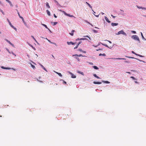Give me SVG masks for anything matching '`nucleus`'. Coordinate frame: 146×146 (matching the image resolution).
I'll return each mask as SVG.
<instances>
[{"mask_svg":"<svg viewBox=\"0 0 146 146\" xmlns=\"http://www.w3.org/2000/svg\"><path fill=\"white\" fill-rule=\"evenodd\" d=\"M73 56H83V55L82 54H80L79 55H78L77 54H75V55H72Z\"/></svg>","mask_w":146,"mask_h":146,"instance_id":"obj_8","label":"nucleus"},{"mask_svg":"<svg viewBox=\"0 0 146 146\" xmlns=\"http://www.w3.org/2000/svg\"><path fill=\"white\" fill-rule=\"evenodd\" d=\"M93 83H94V84H102L101 82H95V81H94L93 82Z\"/></svg>","mask_w":146,"mask_h":146,"instance_id":"obj_4","label":"nucleus"},{"mask_svg":"<svg viewBox=\"0 0 146 146\" xmlns=\"http://www.w3.org/2000/svg\"><path fill=\"white\" fill-rule=\"evenodd\" d=\"M48 40L50 42V43H52V44L53 42H51L49 40Z\"/></svg>","mask_w":146,"mask_h":146,"instance_id":"obj_51","label":"nucleus"},{"mask_svg":"<svg viewBox=\"0 0 146 146\" xmlns=\"http://www.w3.org/2000/svg\"><path fill=\"white\" fill-rule=\"evenodd\" d=\"M16 10L17 11V13L18 15L19 16V17L21 18V17H22L21 16H20V14H19V12H18V10L17 9H16Z\"/></svg>","mask_w":146,"mask_h":146,"instance_id":"obj_23","label":"nucleus"},{"mask_svg":"<svg viewBox=\"0 0 146 146\" xmlns=\"http://www.w3.org/2000/svg\"><path fill=\"white\" fill-rule=\"evenodd\" d=\"M142 9L143 10H146V8L142 7Z\"/></svg>","mask_w":146,"mask_h":146,"instance_id":"obj_46","label":"nucleus"},{"mask_svg":"<svg viewBox=\"0 0 146 146\" xmlns=\"http://www.w3.org/2000/svg\"><path fill=\"white\" fill-rule=\"evenodd\" d=\"M1 68H2L4 69H9V68H4L3 66H2L1 67Z\"/></svg>","mask_w":146,"mask_h":146,"instance_id":"obj_28","label":"nucleus"},{"mask_svg":"<svg viewBox=\"0 0 146 146\" xmlns=\"http://www.w3.org/2000/svg\"><path fill=\"white\" fill-rule=\"evenodd\" d=\"M111 15V16L112 17H113L114 18H115V16H113V15Z\"/></svg>","mask_w":146,"mask_h":146,"instance_id":"obj_58","label":"nucleus"},{"mask_svg":"<svg viewBox=\"0 0 146 146\" xmlns=\"http://www.w3.org/2000/svg\"><path fill=\"white\" fill-rule=\"evenodd\" d=\"M102 82L104 83H107V84H109V83H110V82H108V81H102Z\"/></svg>","mask_w":146,"mask_h":146,"instance_id":"obj_25","label":"nucleus"},{"mask_svg":"<svg viewBox=\"0 0 146 146\" xmlns=\"http://www.w3.org/2000/svg\"><path fill=\"white\" fill-rule=\"evenodd\" d=\"M131 52L133 53V54H135V53L133 51H132Z\"/></svg>","mask_w":146,"mask_h":146,"instance_id":"obj_52","label":"nucleus"},{"mask_svg":"<svg viewBox=\"0 0 146 146\" xmlns=\"http://www.w3.org/2000/svg\"><path fill=\"white\" fill-rule=\"evenodd\" d=\"M126 73H129V74H130V72H126Z\"/></svg>","mask_w":146,"mask_h":146,"instance_id":"obj_62","label":"nucleus"},{"mask_svg":"<svg viewBox=\"0 0 146 146\" xmlns=\"http://www.w3.org/2000/svg\"><path fill=\"white\" fill-rule=\"evenodd\" d=\"M75 58L77 59V60L78 61H80V60L79 59V58H78V57H75Z\"/></svg>","mask_w":146,"mask_h":146,"instance_id":"obj_38","label":"nucleus"},{"mask_svg":"<svg viewBox=\"0 0 146 146\" xmlns=\"http://www.w3.org/2000/svg\"><path fill=\"white\" fill-rule=\"evenodd\" d=\"M78 72L79 74H81L82 75H84V73L82 72H80V71H78Z\"/></svg>","mask_w":146,"mask_h":146,"instance_id":"obj_18","label":"nucleus"},{"mask_svg":"<svg viewBox=\"0 0 146 146\" xmlns=\"http://www.w3.org/2000/svg\"><path fill=\"white\" fill-rule=\"evenodd\" d=\"M131 38L135 40L139 41V39L138 36L136 35H133L132 36Z\"/></svg>","mask_w":146,"mask_h":146,"instance_id":"obj_2","label":"nucleus"},{"mask_svg":"<svg viewBox=\"0 0 146 146\" xmlns=\"http://www.w3.org/2000/svg\"><path fill=\"white\" fill-rule=\"evenodd\" d=\"M46 12L47 13V14L49 16H50V11L48 10H46Z\"/></svg>","mask_w":146,"mask_h":146,"instance_id":"obj_15","label":"nucleus"},{"mask_svg":"<svg viewBox=\"0 0 146 146\" xmlns=\"http://www.w3.org/2000/svg\"><path fill=\"white\" fill-rule=\"evenodd\" d=\"M46 6L48 8H50V6L49 5L48 3V2H47L46 4Z\"/></svg>","mask_w":146,"mask_h":146,"instance_id":"obj_19","label":"nucleus"},{"mask_svg":"<svg viewBox=\"0 0 146 146\" xmlns=\"http://www.w3.org/2000/svg\"><path fill=\"white\" fill-rule=\"evenodd\" d=\"M105 18L106 21L108 23H110L111 22L110 21H109L108 18L106 17H105Z\"/></svg>","mask_w":146,"mask_h":146,"instance_id":"obj_5","label":"nucleus"},{"mask_svg":"<svg viewBox=\"0 0 146 146\" xmlns=\"http://www.w3.org/2000/svg\"><path fill=\"white\" fill-rule=\"evenodd\" d=\"M86 39L85 38H82L80 39V40H85Z\"/></svg>","mask_w":146,"mask_h":146,"instance_id":"obj_34","label":"nucleus"},{"mask_svg":"<svg viewBox=\"0 0 146 146\" xmlns=\"http://www.w3.org/2000/svg\"><path fill=\"white\" fill-rule=\"evenodd\" d=\"M131 32L132 33H134L135 34L136 33V32L135 31H132Z\"/></svg>","mask_w":146,"mask_h":146,"instance_id":"obj_41","label":"nucleus"},{"mask_svg":"<svg viewBox=\"0 0 146 146\" xmlns=\"http://www.w3.org/2000/svg\"><path fill=\"white\" fill-rule=\"evenodd\" d=\"M7 2H8L9 3L10 2V1L9 0H7Z\"/></svg>","mask_w":146,"mask_h":146,"instance_id":"obj_60","label":"nucleus"},{"mask_svg":"<svg viewBox=\"0 0 146 146\" xmlns=\"http://www.w3.org/2000/svg\"><path fill=\"white\" fill-rule=\"evenodd\" d=\"M111 59H118V60H125V58H112Z\"/></svg>","mask_w":146,"mask_h":146,"instance_id":"obj_11","label":"nucleus"},{"mask_svg":"<svg viewBox=\"0 0 146 146\" xmlns=\"http://www.w3.org/2000/svg\"><path fill=\"white\" fill-rule=\"evenodd\" d=\"M67 44L68 45H70L71 44H72V45H74V42H67Z\"/></svg>","mask_w":146,"mask_h":146,"instance_id":"obj_6","label":"nucleus"},{"mask_svg":"<svg viewBox=\"0 0 146 146\" xmlns=\"http://www.w3.org/2000/svg\"><path fill=\"white\" fill-rule=\"evenodd\" d=\"M135 83L138 84V82H137V81H135Z\"/></svg>","mask_w":146,"mask_h":146,"instance_id":"obj_59","label":"nucleus"},{"mask_svg":"<svg viewBox=\"0 0 146 146\" xmlns=\"http://www.w3.org/2000/svg\"><path fill=\"white\" fill-rule=\"evenodd\" d=\"M141 33V36H142V37L143 38V39H144L145 40H146V39H145L144 38V37L143 35V34L142 33Z\"/></svg>","mask_w":146,"mask_h":146,"instance_id":"obj_27","label":"nucleus"},{"mask_svg":"<svg viewBox=\"0 0 146 146\" xmlns=\"http://www.w3.org/2000/svg\"><path fill=\"white\" fill-rule=\"evenodd\" d=\"M126 57L129 58H134L133 57H129L127 56H126Z\"/></svg>","mask_w":146,"mask_h":146,"instance_id":"obj_39","label":"nucleus"},{"mask_svg":"<svg viewBox=\"0 0 146 146\" xmlns=\"http://www.w3.org/2000/svg\"><path fill=\"white\" fill-rule=\"evenodd\" d=\"M86 3L91 8H92V7L91 6L90 4H89L87 2H86Z\"/></svg>","mask_w":146,"mask_h":146,"instance_id":"obj_24","label":"nucleus"},{"mask_svg":"<svg viewBox=\"0 0 146 146\" xmlns=\"http://www.w3.org/2000/svg\"><path fill=\"white\" fill-rule=\"evenodd\" d=\"M137 7L139 9H142V7L138 6L137 5Z\"/></svg>","mask_w":146,"mask_h":146,"instance_id":"obj_31","label":"nucleus"},{"mask_svg":"<svg viewBox=\"0 0 146 146\" xmlns=\"http://www.w3.org/2000/svg\"><path fill=\"white\" fill-rule=\"evenodd\" d=\"M138 56L141 57H143V56L140 55H138Z\"/></svg>","mask_w":146,"mask_h":146,"instance_id":"obj_50","label":"nucleus"},{"mask_svg":"<svg viewBox=\"0 0 146 146\" xmlns=\"http://www.w3.org/2000/svg\"><path fill=\"white\" fill-rule=\"evenodd\" d=\"M85 21L86 23H88L89 24H90V25H92V26H93V25L92 24H90V23L89 22H88V21Z\"/></svg>","mask_w":146,"mask_h":146,"instance_id":"obj_35","label":"nucleus"},{"mask_svg":"<svg viewBox=\"0 0 146 146\" xmlns=\"http://www.w3.org/2000/svg\"><path fill=\"white\" fill-rule=\"evenodd\" d=\"M78 50L80 52H83V50L81 49H79Z\"/></svg>","mask_w":146,"mask_h":146,"instance_id":"obj_44","label":"nucleus"},{"mask_svg":"<svg viewBox=\"0 0 146 146\" xmlns=\"http://www.w3.org/2000/svg\"><path fill=\"white\" fill-rule=\"evenodd\" d=\"M69 73L71 74V77L73 78H75L76 77V76L74 75L73 73L70 72H69Z\"/></svg>","mask_w":146,"mask_h":146,"instance_id":"obj_3","label":"nucleus"},{"mask_svg":"<svg viewBox=\"0 0 146 146\" xmlns=\"http://www.w3.org/2000/svg\"><path fill=\"white\" fill-rule=\"evenodd\" d=\"M42 24V25L43 26H44V27L46 28V29H48V27H47V26L46 25H45V24Z\"/></svg>","mask_w":146,"mask_h":146,"instance_id":"obj_21","label":"nucleus"},{"mask_svg":"<svg viewBox=\"0 0 146 146\" xmlns=\"http://www.w3.org/2000/svg\"><path fill=\"white\" fill-rule=\"evenodd\" d=\"M6 40L12 46H14V44H12L7 39H6Z\"/></svg>","mask_w":146,"mask_h":146,"instance_id":"obj_7","label":"nucleus"},{"mask_svg":"<svg viewBox=\"0 0 146 146\" xmlns=\"http://www.w3.org/2000/svg\"><path fill=\"white\" fill-rule=\"evenodd\" d=\"M62 12L64 13L65 15H66L67 14L64 11H62Z\"/></svg>","mask_w":146,"mask_h":146,"instance_id":"obj_30","label":"nucleus"},{"mask_svg":"<svg viewBox=\"0 0 146 146\" xmlns=\"http://www.w3.org/2000/svg\"><path fill=\"white\" fill-rule=\"evenodd\" d=\"M31 37H32V38H33V39L36 41V39H35V38H34V37L33 36H31Z\"/></svg>","mask_w":146,"mask_h":146,"instance_id":"obj_33","label":"nucleus"},{"mask_svg":"<svg viewBox=\"0 0 146 146\" xmlns=\"http://www.w3.org/2000/svg\"><path fill=\"white\" fill-rule=\"evenodd\" d=\"M78 45H77L75 47H74V49H76L77 48H78Z\"/></svg>","mask_w":146,"mask_h":146,"instance_id":"obj_42","label":"nucleus"},{"mask_svg":"<svg viewBox=\"0 0 146 146\" xmlns=\"http://www.w3.org/2000/svg\"><path fill=\"white\" fill-rule=\"evenodd\" d=\"M0 11H1L2 13V14H3V15H4L5 14V13H4V12L3 11H2V10L1 9H0Z\"/></svg>","mask_w":146,"mask_h":146,"instance_id":"obj_32","label":"nucleus"},{"mask_svg":"<svg viewBox=\"0 0 146 146\" xmlns=\"http://www.w3.org/2000/svg\"><path fill=\"white\" fill-rule=\"evenodd\" d=\"M9 24L10 26L12 28H14V26H13V25H12L11 23V22H9Z\"/></svg>","mask_w":146,"mask_h":146,"instance_id":"obj_26","label":"nucleus"},{"mask_svg":"<svg viewBox=\"0 0 146 146\" xmlns=\"http://www.w3.org/2000/svg\"><path fill=\"white\" fill-rule=\"evenodd\" d=\"M54 72L56 73L57 74H58L59 76H60V77H62V74L60 73H59V72H55V71H54Z\"/></svg>","mask_w":146,"mask_h":146,"instance_id":"obj_12","label":"nucleus"},{"mask_svg":"<svg viewBox=\"0 0 146 146\" xmlns=\"http://www.w3.org/2000/svg\"><path fill=\"white\" fill-rule=\"evenodd\" d=\"M93 68L96 70H98V69L99 68L97 67L96 66H93Z\"/></svg>","mask_w":146,"mask_h":146,"instance_id":"obj_20","label":"nucleus"},{"mask_svg":"<svg viewBox=\"0 0 146 146\" xmlns=\"http://www.w3.org/2000/svg\"><path fill=\"white\" fill-rule=\"evenodd\" d=\"M81 43V42H80L78 44V45H79Z\"/></svg>","mask_w":146,"mask_h":146,"instance_id":"obj_53","label":"nucleus"},{"mask_svg":"<svg viewBox=\"0 0 146 146\" xmlns=\"http://www.w3.org/2000/svg\"><path fill=\"white\" fill-rule=\"evenodd\" d=\"M93 31L94 32H95V33H97V31H96V30H93Z\"/></svg>","mask_w":146,"mask_h":146,"instance_id":"obj_47","label":"nucleus"},{"mask_svg":"<svg viewBox=\"0 0 146 146\" xmlns=\"http://www.w3.org/2000/svg\"><path fill=\"white\" fill-rule=\"evenodd\" d=\"M121 34L124 35L125 36H127L126 34L124 32L123 30H121V31H119L116 34L117 35H119Z\"/></svg>","mask_w":146,"mask_h":146,"instance_id":"obj_1","label":"nucleus"},{"mask_svg":"<svg viewBox=\"0 0 146 146\" xmlns=\"http://www.w3.org/2000/svg\"><path fill=\"white\" fill-rule=\"evenodd\" d=\"M54 17H55V18H56L57 17L56 16V15L55 14H54Z\"/></svg>","mask_w":146,"mask_h":146,"instance_id":"obj_54","label":"nucleus"},{"mask_svg":"<svg viewBox=\"0 0 146 146\" xmlns=\"http://www.w3.org/2000/svg\"><path fill=\"white\" fill-rule=\"evenodd\" d=\"M41 66V67L46 71L47 72V70L41 64H39Z\"/></svg>","mask_w":146,"mask_h":146,"instance_id":"obj_10","label":"nucleus"},{"mask_svg":"<svg viewBox=\"0 0 146 146\" xmlns=\"http://www.w3.org/2000/svg\"><path fill=\"white\" fill-rule=\"evenodd\" d=\"M52 44H54L55 45H56V46H57V44H56V43H53V42Z\"/></svg>","mask_w":146,"mask_h":146,"instance_id":"obj_55","label":"nucleus"},{"mask_svg":"<svg viewBox=\"0 0 146 146\" xmlns=\"http://www.w3.org/2000/svg\"><path fill=\"white\" fill-rule=\"evenodd\" d=\"M89 64H90V65H93V63L92 62H90L89 63Z\"/></svg>","mask_w":146,"mask_h":146,"instance_id":"obj_57","label":"nucleus"},{"mask_svg":"<svg viewBox=\"0 0 146 146\" xmlns=\"http://www.w3.org/2000/svg\"><path fill=\"white\" fill-rule=\"evenodd\" d=\"M63 84H66V82L65 81H64L63 80Z\"/></svg>","mask_w":146,"mask_h":146,"instance_id":"obj_48","label":"nucleus"},{"mask_svg":"<svg viewBox=\"0 0 146 146\" xmlns=\"http://www.w3.org/2000/svg\"><path fill=\"white\" fill-rule=\"evenodd\" d=\"M7 20L8 21V22L9 23V22H10L9 19H7Z\"/></svg>","mask_w":146,"mask_h":146,"instance_id":"obj_56","label":"nucleus"},{"mask_svg":"<svg viewBox=\"0 0 146 146\" xmlns=\"http://www.w3.org/2000/svg\"><path fill=\"white\" fill-rule=\"evenodd\" d=\"M135 54L136 55L138 56V55H139L138 54H137L136 53H135Z\"/></svg>","mask_w":146,"mask_h":146,"instance_id":"obj_64","label":"nucleus"},{"mask_svg":"<svg viewBox=\"0 0 146 146\" xmlns=\"http://www.w3.org/2000/svg\"><path fill=\"white\" fill-rule=\"evenodd\" d=\"M66 16H68L70 17H74V16L73 15H71L69 14H68L67 13V15H66Z\"/></svg>","mask_w":146,"mask_h":146,"instance_id":"obj_16","label":"nucleus"},{"mask_svg":"<svg viewBox=\"0 0 146 146\" xmlns=\"http://www.w3.org/2000/svg\"><path fill=\"white\" fill-rule=\"evenodd\" d=\"M131 78H132V79H133V80H135V77H133V76H131Z\"/></svg>","mask_w":146,"mask_h":146,"instance_id":"obj_45","label":"nucleus"},{"mask_svg":"<svg viewBox=\"0 0 146 146\" xmlns=\"http://www.w3.org/2000/svg\"><path fill=\"white\" fill-rule=\"evenodd\" d=\"M21 17V18L22 19L23 21L25 24V22L24 21V19H23V17Z\"/></svg>","mask_w":146,"mask_h":146,"instance_id":"obj_22","label":"nucleus"},{"mask_svg":"<svg viewBox=\"0 0 146 146\" xmlns=\"http://www.w3.org/2000/svg\"><path fill=\"white\" fill-rule=\"evenodd\" d=\"M111 25L112 26H117L118 25V23H111Z\"/></svg>","mask_w":146,"mask_h":146,"instance_id":"obj_9","label":"nucleus"},{"mask_svg":"<svg viewBox=\"0 0 146 146\" xmlns=\"http://www.w3.org/2000/svg\"><path fill=\"white\" fill-rule=\"evenodd\" d=\"M108 41L110 43H111V41H109V40H108Z\"/></svg>","mask_w":146,"mask_h":146,"instance_id":"obj_61","label":"nucleus"},{"mask_svg":"<svg viewBox=\"0 0 146 146\" xmlns=\"http://www.w3.org/2000/svg\"><path fill=\"white\" fill-rule=\"evenodd\" d=\"M137 60H139V61H141V62H145L143 61H142V60H140V59H136Z\"/></svg>","mask_w":146,"mask_h":146,"instance_id":"obj_40","label":"nucleus"},{"mask_svg":"<svg viewBox=\"0 0 146 146\" xmlns=\"http://www.w3.org/2000/svg\"><path fill=\"white\" fill-rule=\"evenodd\" d=\"M74 30H72L71 31V33H70V34L71 35V36H73L74 35L73 33L74 32Z\"/></svg>","mask_w":146,"mask_h":146,"instance_id":"obj_14","label":"nucleus"},{"mask_svg":"<svg viewBox=\"0 0 146 146\" xmlns=\"http://www.w3.org/2000/svg\"><path fill=\"white\" fill-rule=\"evenodd\" d=\"M9 4L10 5V6H13V4H12L11 2L10 1V2H9Z\"/></svg>","mask_w":146,"mask_h":146,"instance_id":"obj_36","label":"nucleus"},{"mask_svg":"<svg viewBox=\"0 0 146 146\" xmlns=\"http://www.w3.org/2000/svg\"><path fill=\"white\" fill-rule=\"evenodd\" d=\"M83 52L84 53H86V52L85 51H83Z\"/></svg>","mask_w":146,"mask_h":146,"instance_id":"obj_63","label":"nucleus"},{"mask_svg":"<svg viewBox=\"0 0 146 146\" xmlns=\"http://www.w3.org/2000/svg\"><path fill=\"white\" fill-rule=\"evenodd\" d=\"M93 76L95 77L96 78L98 79H100V78L99 77V76H97V75L96 74H93Z\"/></svg>","mask_w":146,"mask_h":146,"instance_id":"obj_13","label":"nucleus"},{"mask_svg":"<svg viewBox=\"0 0 146 146\" xmlns=\"http://www.w3.org/2000/svg\"><path fill=\"white\" fill-rule=\"evenodd\" d=\"M99 56H106V54H101V53H100V54H99Z\"/></svg>","mask_w":146,"mask_h":146,"instance_id":"obj_17","label":"nucleus"},{"mask_svg":"<svg viewBox=\"0 0 146 146\" xmlns=\"http://www.w3.org/2000/svg\"><path fill=\"white\" fill-rule=\"evenodd\" d=\"M31 66L33 68V69H34L35 68V66H34L33 65L31 64Z\"/></svg>","mask_w":146,"mask_h":146,"instance_id":"obj_29","label":"nucleus"},{"mask_svg":"<svg viewBox=\"0 0 146 146\" xmlns=\"http://www.w3.org/2000/svg\"><path fill=\"white\" fill-rule=\"evenodd\" d=\"M102 44L103 45H104V46H105L107 47H108V45H107V44Z\"/></svg>","mask_w":146,"mask_h":146,"instance_id":"obj_37","label":"nucleus"},{"mask_svg":"<svg viewBox=\"0 0 146 146\" xmlns=\"http://www.w3.org/2000/svg\"><path fill=\"white\" fill-rule=\"evenodd\" d=\"M84 36L87 37L90 40L91 39L88 36Z\"/></svg>","mask_w":146,"mask_h":146,"instance_id":"obj_49","label":"nucleus"},{"mask_svg":"<svg viewBox=\"0 0 146 146\" xmlns=\"http://www.w3.org/2000/svg\"><path fill=\"white\" fill-rule=\"evenodd\" d=\"M53 23H54L53 25H56L57 24V22H54Z\"/></svg>","mask_w":146,"mask_h":146,"instance_id":"obj_43","label":"nucleus"}]
</instances>
